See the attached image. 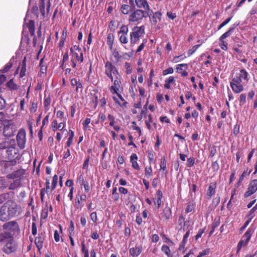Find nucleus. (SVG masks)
I'll use <instances>...</instances> for the list:
<instances>
[{
  "instance_id": "nucleus-1",
  "label": "nucleus",
  "mask_w": 257,
  "mask_h": 257,
  "mask_svg": "<svg viewBox=\"0 0 257 257\" xmlns=\"http://www.w3.org/2000/svg\"><path fill=\"white\" fill-rule=\"evenodd\" d=\"M249 79L247 71L245 68H241L230 82L232 90L236 94L244 90L243 84L248 83Z\"/></svg>"
},
{
  "instance_id": "nucleus-2",
  "label": "nucleus",
  "mask_w": 257,
  "mask_h": 257,
  "mask_svg": "<svg viewBox=\"0 0 257 257\" xmlns=\"http://www.w3.org/2000/svg\"><path fill=\"white\" fill-rule=\"evenodd\" d=\"M0 242L3 245L2 250L6 254L14 252L17 249V244L13 235L9 232L0 233Z\"/></svg>"
},
{
  "instance_id": "nucleus-3",
  "label": "nucleus",
  "mask_w": 257,
  "mask_h": 257,
  "mask_svg": "<svg viewBox=\"0 0 257 257\" xmlns=\"http://www.w3.org/2000/svg\"><path fill=\"white\" fill-rule=\"evenodd\" d=\"M3 229L7 230L6 232L11 233L13 236L19 231V225L15 221H12L5 223Z\"/></svg>"
},
{
  "instance_id": "nucleus-4",
  "label": "nucleus",
  "mask_w": 257,
  "mask_h": 257,
  "mask_svg": "<svg viewBox=\"0 0 257 257\" xmlns=\"http://www.w3.org/2000/svg\"><path fill=\"white\" fill-rule=\"evenodd\" d=\"M8 212L12 217L15 216L18 212V206L17 203L12 200L7 201L5 204Z\"/></svg>"
},
{
  "instance_id": "nucleus-5",
  "label": "nucleus",
  "mask_w": 257,
  "mask_h": 257,
  "mask_svg": "<svg viewBox=\"0 0 257 257\" xmlns=\"http://www.w3.org/2000/svg\"><path fill=\"white\" fill-rule=\"evenodd\" d=\"M257 191V179L251 180L248 186L247 190L244 194L245 197H248L251 196L252 194H254Z\"/></svg>"
},
{
  "instance_id": "nucleus-6",
  "label": "nucleus",
  "mask_w": 257,
  "mask_h": 257,
  "mask_svg": "<svg viewBox=\"0 0 257 257\" xmlns=\"http://www.w3.org/2000/svg\"><path fill=\"white\" fill-rule=\"evenodd\" d=\"M18 146L21 149H23L25 147L26 132L24 130L21 129L17 135Z\"/></svg>"
},
{
  "instance_id": "nucleus-7",
  "label": "nucleus",
  "mask_w": 257,
  "mask_h": 257,
  "mask_svg": "<svg viewBox=\"0 0 257 257\" xmlns=\"http://www.w3.org/2000/svg\"><path fill=\"white\" fill-rule=\"evenodd\" d=\"M133 12L130 15L128 20L130 22H137L142 20L144 18L143 10L137 9L133 11Z\"/></svg>"
},
{
  "instance_id": "nucleus-8",
  "label": "nucleus",
  "mask_w": 257,
  "mask_h": 257,
  "mask_svg": "<svg viewBox=\"0 0 257 257\" xmlns=\"http://www.w3.org/2000/svg\"><path fill=\"white\" fill-rule=\"evenodd\" d=\"M12 218L10 214V212L4 204L0 209V220L2 221H6Z\"/></svg>"
},
{
  "instance_id": "nucleus-9",
  "label": "nucleus",
  "mask_w": 257,
  "mask_h": 257,
  "mask_svg": "<svg viewBox=\"0 0 257 257\" xmlns=\"http://www.w3.org/2000/svg\"><path fill=\"white\" fill-rule=\"evenodd\" d=\"M216 188L217 183L216 182L210 183L206 194L207 198L208 200L211 199L212 197L214 195Z\"/></svg>"
},
{
  "instance_id": "nucleus-10",
  "label": "nucleus",
  "mask_w": 257,
  "mask_h": 257,
  "mask_svg": "<svg viewBox=\"0 0 257 257\" xmlns=\"http://www.w3.org/2000/svg\"><path fill=\"white\" fill-rule=\"evenodd\" d=\"M16 132L15 126L11 124L5 126L4 128V135L7 137H11L14 135Z\"/></svg>"
},
{
  "instance_id": "nucleus-11",
  "label": "nucleus",
  "mask_w": 257,
  "mask_h": 257,
  "mask_svg": "<svg viewBox=\"0 0 257 257\" xmlns=\"http://www.w3.org/2000/svg\"><path fill=\"white\" fill-rule=\"evenodd\" d=\"M17 163L16 159H12L10 161H4L2 162V166L5 169L6 172L9 169H12V167L15 166Z\"/></svg>"
},
{
  "instance_id": "nucleus-12",
  "label": "nucleus",
  "mask_w": 257,
  "mask_h": 257,
  "mask_svg": "<svg viewBox=\"0 0 257 257\" xmlns=\"http://www.w3.org/2000/svg\"><path fill=\"white\" fill-rule=\"evenodd\" d=\"M188 69V65L187 64H178V73L181 74L183 77H186L188 75L187 69Z\"/></svg>"
},
{
  "instance_id": "nucleus-13",
  "label": "nucleus",
  "mask_w": 257,
  "mask_h": 257,
  "mask_svg": "<svg viewBox=\"0 0 257 257\" xmlns=\"http://www.w3.org/2000/svg\"><path fill=\"white\" fill-rule=\"evenodd\" d=\"M141 34L140 31L135 30L131 33V43L135 44L139 40Z\"/></svg>"
},
{
  "instance_id": "nucleus-14",
  "label": "nucleus",
  "mask_w": 257,
  "mask_h": 257,
  "mask_svg": "<svg viewBox=\"0 0 257 257\" xmlns=\"http://www.w3.org/2000/svg\"><path fill=\"white\" fill-rule=\"evenodd\" d=\"M254 230L251 228L249 227L245 232L243 235V237L245 238V244H247L251 237L252 234L253 233Z\"/></svg>"
},
{
  "instance_id": "nucleus-15",
  "label": "nucleus",
  "mask_w": 257,
  "mask_h": 257,
  "mask_svg": "<svg viewBox=\"0 0 257 257\" xmlns=\"http://www.w3.org/2000/svg\"><path fill=\"white\" fill-rule=\"evenodd\" d=\"M135 9L132 8V7L128 5L123 4L121 5L120 10L123 14L127 15L130 12H133Z\"/></svg>"
},
{
  "instance_id": "nucleus-16",
  "label": "nucleus",
  "mask_w": 257,
  "mask_h": 257,
  "mask_svg": "<svg viewBox=\"0 0 257 257\" xmlns=\"http://www.w3.org/2000/svg\"><path fill=\"white\" fill-rule=\"evenodd\" d=\"M135 3L137 7L139 8H145V5H147V10L150 11V7L146 0H135Z\"/></svg>"
},
{
  "instance_id": "nucleus-17",
  "label": "nucleus",
  "mask_w": 257,
  "mask_h": 257,
  "mask_svg": "<svg viewBox=\"0 0 257 257\" xmlns=\"http://www.w3.org/2000/svg\"><path fill=\"white\" fill-rule=\"evenodd\" d=\"M234 27H230L228 31H227L225 33L222 34V35L219 38V40H224L225 38L230 36L234 31Z\"/></svg>"
},
{
  "instance_id": "nucleus-18",
  "label": "nucleus",
  "mask_w": 257,
  "mask_h": 257,
  "mask_svg": "<svg viewBox=\"0 0 257 257\" xmlns=\"http://www.w3.org/2000/svg\"><path fill=\"white\" fill-rule=\"evenodd\" d=\"M21 183L19 179H16L14 182L10 184L9 189L10 190H14L21 186Z\"/></svg>"
},
{
  "instance_id": "nucleus-19",
  "label": "nucleus",
  "mask_w": 257,
  "mask_h": 257,
  "mask_svg": "<svg viewBox=\"0 0 257 257\" xmlns=\"http://www.w3.org/2000/svg\"><path fill=\"white\" fill-rule=\"evenodd\" d=\"M106 73H112V71H115V67L109 61L105 63Z\"/></svg>"
},
{
  "instance_id": "nucleus-20",
  "label": "nucleus",
  "mask_w": 257,
  "mask_h": 257,
  "mask_svg": "<svg viewBox=\"0 0 257 257\" xmlns=\"http://www.w3.org/2000/svg\"><path fill=\"white\" fill-rule=\"evenodd\" d=\"M142 251V249L140 247L131 248L130 249V252L131 255L134 256L135 255H139Z\"/></svg>"
},
{
  "instance_id": "nucleus-21",
  "label": "nucleus",
  "mask_w": 257,
  "mask_h": 257,
  "mask_svg": "<svg viewBox=\"0 0 257 257\" xmlns=\"http://www.w3.org/2000/svg\"><path fill=\"white\" fill-rule=\"evenodd\" d=\"M7 86L8 87H9L10 89L12 90H16L18 89V85L14 82L13 79H11L9 81L7 82Z\"/></svg>"
},
{
  "instance_id": "nucleus-22",
  "label": "nucleus",
  "mask_w": 257,
  "mask_h": 257,
  "mask_svg": "<svg viewBox=\"0 0 257 257\" xmlns=\"http://www.w3.org/2000/svg\"><path fill=\"white\" fill-rule=\"evenodd\" d=\"M116 80L114 81L113 85L111 86L110 88L114 90V92L115 93H117V91L118 90L119 87H120L119 81L117 80L118 79V77H116Z\"/></svg>"
},
{
  "instance_id": "nucleus-23",
  "label": "nucleus",
  "mask_w": 257,
  "mask_h": 257,
  "mask_svg": "<svg viewBox=\"0 0 257 257\" xmlns=\"http://www.w3.org/2000/svg\"><path fill=\"white\" fill-rule=\"evenodd\" d=\"M201 44H197L196 45L193 46L191 49H189L188 51V57H190L193 55V54L195 53L198 48L201 46Z\"/></svg>"
},
{
  "instance_id": "nucleus-24",
  "label": "nucleus",
  "mask_w": 257,
  "mask_h": 257,
  "mask_svg": "<svg viewBox=\"0 0 257 257\" xmlns=\"http://www.w3.org/2000/svg\"><path fill=\"white\" fill-rule=\"evenodd\" d=\"M195 207V203L193 202H191L188 203V206L186 208L185 212L186 213H188L191 212V211H193Z\"/></svg>"
},
{
  "instance_id": "nucleus-25",
  "label": "nucleus",
  "mask_w": 257,
  "mask_h": 257,
  "mask_svg": "<svg viewBox=\"0 0 257 257\" xmlns=\"http://www.w3.org/2000/svg\"><path fill=\"white\" fill-rule=\"evenodd\" d=\"M190 234V230H188L184 235L183 240L182 241V244L180 245L179 249L181 250L182 247H184V245L186 243L187 239Z\"/></svg>"
},
{
  "instance_id": "nucleus-26",
  "label": "nucleus",
  "mask_w": 257,
  "mask_h": 257,
  "mask_svg": "<svg viewBox=\"0 0 257 257\" xmlns=\"http://www.w3.org/2000/svg\"><path fill=\"white\" fill-rule=\"evenodd\" d=\"M161 15L162 14L160 12H157L153 15V16L152 17V20L154 24H156L157 23V18L159 20H161Z\"/></svg>"
},
{
  "instance_id": "nucleus-27",
  "label": "nucleus",
  "mask_w": 257,
  "mask_h": 257,
  "mask_svg": "<svg viewBox=\"0 0 257 257\" xmlns=\"http://www.w3.org/2000/svg\"><path fill=\"white\" fill-rule=\"evenodd\" d=\"M48 204H47L46 206L43 209L42 212H41V218L45 219L48 217Z\"/></svg>"
},
{
  "instance_id": "nucleus-28",
  "label": "nucleus",
  "mask_w": 257,
  "mask_h": 257,
  "mask_svg": "<svg viewBox=\"0 0 257 257\" xmlns=\"http://www.w3.org/2000/svg\"><path fill=\"white\" fill-rule=\"evenodd\" d=\"M7 180L3 177H0V189H4L8 187Z\"/></svg>"
},
{
  "instance_id": "nucleus-29",
  "label": "nucleus",
  "mask_w": 257,
  "mask_h": 257,
  "mask_svg": "<svg viewBox=\"0 0 257 257\" xmlns=\"http://www.w3.org/2000/svg\"><path fill=\"white\" fill-rule=\"evenodd\" d=\"M257 210V203L248 212L247 216L250 217L251 220L254 216V211Z\"/></svg>"
},
{
  "instance_id": "nucleus-30",
  "label": "nucleus",
  "mask_w": 257,
  "mask_h": 257,
  "mask_svg": "<svg viewBox=\"0 0 257 257\" xmlns=\"http://www.w3.org/2000/svg\"><path fill=\"white\" fill-rule=\"evenodd\" d=\"M25 171L24 169H19L16 171H14L13 173L15 175V177L16 178L21 177L25 174Z\"/></svg>"
},
{
  "instance_id": "nucleus-31",
  "label": "nucleus",
  "mask_w": 257,
  "mask_h": 257,
  "mask_svg": "<svg viewBox=\"0 0 257 257\" xmlns=\"http://www.w3.org/2000/svg\"><path fill=\"white\" fill-rule=\"evenodd\" d=\"M12 66L13 63L11 62H9L7 64L5 65V66L3 69L0 70V71L3 73H6L11 68Z\"/></svg>"
},
{
  "instance_id": "nucleus-32",
  "label": "nucleus",
  "mask_w": 257,
  "mask_h": 257,
  "mask_svg": "<svg viewBox=\"0 0 257 257\" xmlns=\"http://www.w3.org/2000/svg\"><path fill=\"white\" fill-rule=\"evenodd\" d=\"M246 94L245 93H242L240 94L239 98V101L240 102V105H242L246 103Z\"/></svg>"
},
{
  "instance_id": "nucleus-33",
  "label": "nucleus",
  "mask_w": 257,
  "mask_h": 257,
  "mask_svg": "<svg viewBox=\"0 0 257 257\" xmlns=\"http://www.w3.org/2000/svg\"><path fill=\"white\" fill-rule=\"evenodd\" d=\"M35 242L36 246L37 247L38 249L40 250L43 246V244H42L43 241H42L41 238H40V237L36 238Z\"/></svg>"
},
{
  "instance_id": "nucleus-34",
  "label": "nucleus",
  "mask_w": 257,
  "mask_h": 257,
  "mask_svg": "<svg viewBox=\"0 0 257 257\" xmlns=\"http://www.w3.org/2000/svg\"><path fill=\"white\" fill-rule=\"evenodd\" d=\"M240 126L238 124L234 125L233 134L235 137H237L240 132Z\"/></svg>"
},
{
  "instance_id": "nucleus-35",
  "label": "nucleus",
  "mask_w": 257,
  "mask_h": 257,
  "mask_svg": "<svg viewBox=\"0 0 257 257\" xmlns=\"http://www.w3.org/2000/svg\"><path fill=\"white\" fill-rule=\"evenodd\" d=\"M10 194L9 193H6L0 195V203H2L6 200L9 198Z\"/></svg>"
},
{
  "instance_id": "nucleus-36",
  "label": "nucleus",
  "mask_w": 257,
  "mask_h": 257,
  "mask_svg": "<svg viewBox=\"0 0 257 257\" xmlns=\"http://www.w3.org/2000/svg\"><path fill=\"white\" fill-rule=\"evenodd\" d=\"M221 41V43L219 44V46L220 47L221 49L224 51H227L228 50V47H227V43L224 40H219Z\"/></svg>"
},
{
  "instance_id": "nucleus-37",
  "label": "nucleus",
  "mask_w": 257,
  "mask_h": 257,
  "mask_svg": "<svg viewBox=\"0 0 257 257\" xmlns=\"http://www.w3.org/2000/svg\"><path fill=\"white\" fill-rule=\"evenodd\" d=\"M220 223V217L219 216H216L215 217L214 219V221L212 223V226H214V228H216L219 225Z\"/></svg>"
},
{
  "instance_id": "nucleus-38",
  "label": "nucleus",
  "mask_w": 257,
  "mask_h": 257,
  "mask_svg": "<svg viewBox=\"0 0 257 257\" xmlns=\"http://www.w3.org/2000/svg\"><path fill=\"white\" fill-rule=\"evenodd\" d=\"M217 153L216 147L214 146L210 149V154L209 157H213Z\"/></svg>"
},
{
  "instance_id": "nucleus-39",
  "label": "nucleus",
  "mask_w": 257,
  "mask_h": 257,
  "mask_svg": "<svg viewBox=\"0 0 257 257\" xmlns=\"http://www.w3.org/2000/svg\"><path fill=\"white\" fill-rule=\"evenodd\" d=\"M246 244H245V241L243 239L240 240L237 245V252L240 251L243 245H245Z\"/></svg>"
},
{
  "instance_id": "nucleus-40",
  "label": "nucleus",
  "mask_w": 257,
  "mask_h": 257,
  "mask_svg": "<svg viewBox=\"0 0 257 257\" xmlns=\"http://www.w3.org/2000/svg\"><path fill=\"white\" fill-rule=\"evenodd\" d=\"M211 167L215 172H217V171L219 169V165L217 161L212 162L211 164Z\"/></svg>"
},
{
  "instance_id": "nucleus-41",
  "label": "nucleus",
  "mask_w": 257,
  "mask_h": 257,
  "mask_svg": "<svg viewBox=\"0 0 257 257\" xmlns=\"http://www.w3.org/2000/svg\"><path fill=\"white\" fill-rule=\"evenodd\" d=\"M220 197L219 196H217L214 197L212 200V204L215 207H217L220 203Z\"/></svg>"
},
{
  "instance_id": "nucleus-42",
  "label": "nucleus",
  "mask_w": 257,
  "mask_h": 257,
  "mask_svg": "<svg viewBox=\"0 0 257 257\" xmlns=\"http://www.w3.org/2000/svg\"><path fill=\"white\" fill-rule=\"evenodd\" d=\"M107 43L108 45H113V36L110 34H108L107 36Z\"/></svg>"
},
{
  "instance_id": "nucleus-43",
  "label": "nucleus",
  "mask_w": 257,
  "mask_h": 257,
  "mask_svg": "<svg viewBox=\"0 0 257 257\" xmlns=\"http://www.w3.org/2000/svg\"><path fill=\"white\" fill-rule=\"evenodd\" d=\"M113 55L114 57L116 59L117 62H119L120 61V59L121 57L119 54V52L116 51V49L114 50L113 51Z\"/></svg>"
},
{
  "instance_id": "nucleus-44",
  "label": "nucleus",
  "mask_w": 257,
  "mask_h": 257,
  "mask_svg": "<svg viewBox=\"0 0 257 257\" xmlns=\"http://www.w3.org/2000/svg\"><path fill=\"white\" fill-rule=\"evenodd\" d=\"M166 159H165V157H162L161 158V164H160L161 169L163 170H165L166 168Z\"/></svg>"
},
{
  "instance_id": "nucleus-45",
  "label": "nucleus",
  "mask_w": 257,
  "mask_h": 257,
  "mask_svg": "<svg viewBox=\"0 0 257 257\" xmlns=\"http://www.w3.org/2000/svg\"><path fill=\"white\" fill-rule=\"evenodd\" d=\"M173 71H174V70H173V68L169 67V68L163 70V74L164 75H166L168 74H172L173 73Z\"/></svg>"
},
{
  "instance_id": "nucleus-46",
  "label": "nucleus",
  "mask_w": 257,
  "mask_h": 257,
  "mask_svg": "<svg viewBox=\"0 0 257 257\" xmlns=\"http://www.w3.org/2000/svg\"><path fill=\"white\" fill-rule=\"evenodd\" d=\"M26 71V65H23L22 64L21 69L20 73V77H23L25 75V72Z\"/></svg>"
},
{
  "instance_id": "nucleus-47",
  "label": "nucleus",
  "mask_w": 257,
  "mask_h": 257,
  "mask_svg": "<svg viewBox=\"0 0 257 257\" xmlns=\"http://www.w3.org/2000/svg\"><path fill=\"white\" fill-rule=\"evenodd\" d=\"M147 39L143 40V42L138 47V48L136 51L137 53L141 52L144 48L145 46V43L147 42Z\"/></svg>"
},
{
  "instance_id": "nucleus-48",
  "label": "nucleus",
  "mask_w": 257,
  "mask_h": 257,
  "mask_svg": "<svg viewBox=\"0 0 257 257\" xmlns=\"http://www.w3.org/2000/svg\"><path fill=\"white\" fill-rule=\"evenodd\" d=\"M128 32V28L125 25H122L121 27L120 30L118 32V33H123L124 34H127Z\"/></svg>"
},
{
  "instance_id": "nucleus-49",
  "label": "nucleus",
  "mask_w": 257,
  "mask_h": 257,
  "mask_svg": "<svg viewBox=\"0 0 257 257\" xmlns=\"http://www.w3.org/2000/svg\"><path fill=\"white\" fill-rule=\"evenodd\" d=\"M51 102V99L50 97H47L45 99L44 105L46 109H48V107L49 106Z\"/></svg>"
},
{
  "instance_id": "nucleus-50",
  "label": "nucleus",
  "mask_w": 257,
  "mask_h": 257,
  "mask_svg": "<svg viewBox=\"0 0 257 257\" xmlns=\"http://www.w3.org/2000/svg\"><path fill=\"white\" fill-rule=\"evenodd\" d=\"M37 225L36 222H33L32 225V233L34 235H35L37 234Z\"/></svg>"
},
{
  "instance_id": "nucleus-51",
  "label": "nucleus",
  "mask_w": 257,
  "mask_h": 257,
  "mask_svg": "<svg viewBox=\"0 0 257 257\" xmlns=\"http://www.w3.org/2000/svg\"><path fill=\"white\" fill-rule=\"evenodd\" d=\"M195 163L194 159L193 158H189L187 160V166L188 167H192Z\"/></svg>"
},
{
  "instance_id": "nucleus-52",
  "label": "nucleus",
  "mask_w": 257,
  "mask_h": 257,
  "mask_svg": "<svg viewBox=\"0 0 257 257\" xmlns=\"http://www.w3.org/2000/svg\"><path fill=\"white\" fill-rule=\"evenodd\" d=\"M205 230V229H200L198 230V233H197V234L195 236V239L196 240H198V238H199L200 237H201L202 236V235L204 233Z\"/></svg>"
},
{
  "instance_id": "nucleus-53",
  "label": "nucleus",
  "mask_w": 257,
  "mask_h": 257,
  "mask_svg": "<svg viewBox=\"0 0 257 257\" xmlns=\"http://www.w3.org/2000/svg\"><path fill=\"white\" fill-rule=\"evenodd\" d=\"M6 106L5 100L0 96V110L4 109Z\"/></svg>"
},
{
  "instance_id": "nucleus-54",
  "label": "nucleus",
  "mask_w": 257,
  "mask_h": 257,
  "mask_svg": "<svg viewBox=\"0 0 257 257\" xmlns=\"http://www.w3.org/2000/svg\"><path fill=\"white\" fill-rule=\"evenodd\" d=\"M9 144L8 142H4L2 143H0V149H4L6 148H8L9 150L10 148H9Z\"/></svg>"
},
{
  "instance_id": "nucleus-55",
  "label": "nucleus",
  "mask_w": 257,
  "mask_h": 257,
  "mask_svg": "<svg viewBox=\"0 0 257 257\" xmlns=\"http://www.w3.org/2000/svg\"><path fill=\"white\" fill-rule=\"evenodd\" d=\"M74 223L72 220H71L70 221V225L69 228V234H71L72 233H74Z\"/></svg>"
},
{
  "instance_id": "nucleus-56",
  "label": "nucleus",
  "mask_w": 257,
  "mask_h": 257,
  "mask_svg": "<svg viewBox=\"0 0 257 257\" xmlns=\"http://www.w3.org/2000/svg\"><path fill=\"white\" fill-rule=\"evenodd\" d=\"M125 67L126 68V72L127 74H130L132 72V68L131 67V64L127 62L125 63Z\"/></svg>"
},
{
  "instance_id": "nucleus-57",
  "label": "nucleus",
  "mask_w": 257,
  "mask_h": 257,
  "mask_svg": "<svg viewBox=\"0 0 257 257\" xmlns=\"http://www.w3.org/2000/svg\"><path fill=\"white\" fill-rule=\"evenodd\" d=\"M144 30L145 27L144 26H142L140 27L136 26L133 28V31H140V33H141L142 34L144 33Z\"/></svg>"
},
{
  "instance_id": "nucleus-58",
  "label": "nucleus",
  "mask_w": 257,
  "mask_h": 257,
  "mask_svg": "<svg viewBox=\"0 0 257 257\" xmlns=\"http://www.w3.org/2000/svg\"><path fill=\"white\" fill-rule=\"evenodd\" d=\"M108 119L110 121L109 125L113 126L114 123V117L111 114H108Z\"/></svg>"
},
{
  "instance_id": "nucleus-59",
  "label": "nucleus",
  "mask_w": 257,
  "mask_h": 257,
  "mask_svg": "<svg viewBox=\"0 0 257 257\" xmlns=\"http://www.w3.org/2000/svg\"><path fill=\"white\" fill-rule=\"evenodd\" d=\"M251 220V219H250V218H249V219H248L247 220L245 221L243 226H242L241 227V228L240 229V232L242 231V230L245 229V228L246 227V226L248 225V224L250 223Z\"/></svg>"
},
{
  "instance_id": "nucleus-60",
  "label": "nucleus",
  "mask_w": 257,
  "mask_h": 257,
  "mask_svg": "<svg viewBox=\"0 0 257 257\" xmlns=\"http://www.w3.org/2000/svg\"><path fill=\"white\" fill-rule=\"evenodd\" d=\"M162 250L167 255H168L169 252H170V248L167 245H163L162 247Z\"/></svg>"
},
{
  "instance_id": "nucleus-61",
  "label": "nucleus",
  "mask_w": 257,
  "mask_h": 257,
  "mask_svg": "<svg viewBox=\"0 0 257 257\" xmlns=\"http://www.w3.org/2000/svg\"><path fill=\"white\" fill-rule=\"evenodd\" d=\"M90 218L93 222H96L97 221V215L95 212H93L90 214Z\"/></svg>"
},
{
  "instance_id": "nucleus-62",
  "label": "nucleus",
  "mask_w": 257,
  "mask_h": 257,
  "mask_svg": "<svg viewBox=\"0 0 257 257\" xmlns=\"http://www.w3.org/2000/svg\"><path fill=\"white\" fill-rule=\"evenodd\" d=\"M120 41L123 44H126L127 43V38L125 35H121L120 37Z\"/></svg>"
},
{
  "instance_id": "nucleus-63",
  "label": "nucleus",
  "mask_w": 257,
  "mask_h": 257,
  "mask_svg": "<svg viewBox=\"0 0 257 257\" xmlns=\"http://www.w3.org/2000/svg\"><path fill=\"white\" fill-rule=\"evenodd\" d=\"M38 8L36 5L33 6L32 8V12L34 14L36 15L37 17L38 16Z\"/></svg>"
},
{
  "instance_id": "nucleus-64",
  "label": "nucleus",
  "mask_w": 257,
  "mask_h": 257,
  "mask_svg": "<svg viewBox=\"0 0 257 257\" xmlns=\"http://www.w3.org/2000/svg\"><path fill=\"white\" fill-rule=\"evenodd\" d=\"M27 27H28V29L35 28V26L34 21L32 20H30L27 25Z\"/></svg>"
}]
</instances>
